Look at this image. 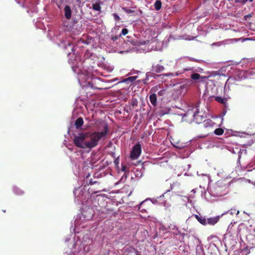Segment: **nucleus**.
<instances>
[{"instance_id": "obj_7", "label": "nucleus", "mask_w": 255, "mask_h": 255, "mask_svg": "<svg viewBox=\"0 0 255 255\" xmlns=\"http://www.w3.org/2000/svg\"><path fill=\"white\" fill-rule=\"evenodd\" d=\"M149 101L154 107L157 106V95L155 94H151L149 96Z\"/></svg>"}, {"instance_id": "obj_25", "label": "nucleus", "mask_w": 255, "mask_h": 255, "mask_svg": "<svg viewBox=\"0 0 255 255\" xmlns=\"http://www.w3.org/2000/svg\"><path fill=\"white\" fill-rule=\"evenodd\" d=\"M126 166L125 165H122V170L123 171H124V172H126Z\"/></svg>"}, {"instance_id": "obj_29", "label": "nucleus", "mask_w": 255, "mask_h": 255, "mask_svg": "<svg viewBox=\"0 0 255 255\" xmlns=\"http://www.w3.org/2000/svg\"><path fill=\"white\" fill-rule=\"evenodd\" d=\"M97 183V181H94V182H93V181H90L89 182V183H90L91 185H92V184H94V183Z\"/></svg>"}, {"instance_id": "obj_22", "label": "nucleus", "mask_w": 255, "mask_h": 255, "mask_svg": "<svg viewBox=\"0 0 255 255\" xmlns=\"http://www.w3.org/2000/svg\"><path fill=\"white\" fill-rule=\"evenodd\" d=\"M123 9L124 10V11L125 12H126L128 13H130L133 12V10H131L130 9H128V8H127L126 7H123Z\"/></svg>"}, {"instance_id": "obj_2", "label": "nucleus", "mask_w": 255, "mask_h": 255, "mask_svg": "<svg viewBox=\"0 0 255 255\" xmlns=\"http://www.w3.org/2000/svg\"><path fill=\"white\" fill-rule=\"evenodd\" d=\"M194 110V108H193V110H188L186 114L188 116L191 115L193 118V121L196 123L199 124L204 121V117L202 115L199 114L200 112L198 109L196 108L195 109V111H193Z\"/></svg>"}, {"instance_id": "obj_16", "label": "nucleus", "mask_w": 255, "mask_h": 255, "mask_svg": "<svg viewBox=\"0 0 255 255\" xmlns=\"http://www.w3.org/2000/svg\"><path fill=\"white\" fill-rule=\"evenodd\" d=\"M144 204V201L141 202L138 205V210H140L142 212H144L146 211V209L143 208L142 205Z\"/></svg>"}, {"instance_id": "obj_34", "label": "nucleus", "mask_w": 255, "mask_h": 255, "mask_svg": "<svg viewBox=\"0 0 255 255\" xmlns=\"http://www.w3.org/2000/svg\"><path fill=\"white\" fill-rule=\"evenodd\" d=\"M136 255H140L138 251Z\"/></svg>"}, {"instance_id": "obj_30", "label": "nucleus", "mask_w": 255, "mask_h": 255, "mask_svg": "<svg viewBox=\"0 0 255 255\" xmlns=\"http://www.w3.org/2000/svg\"><path fill=\"white\" fill-rule=\"evenodd\" d=\"M195 217L196 219L197 220H198V219L200 218V216H198V215H195Z\"/></svg>"}, {"instance_id": "obj_28", "label": "nucleus", "mask_w": 255, "mask_h": 255, "mask_svg": "<svg viewBox=\"0 0 255 255\" xmlns=\"http://www.w3.org/2000/svg\"><path fill=\"white\" fill-rule=\"evenodd\" d=\"M213 74L214 76H216V75H219V73L218 71H215V72H213Z\"/></svg>"}, {"instance_id": "obj_23", "label": "nucleus", "mask_w": 255, "mask_h": 255, "mask_svg": "<svg viewBox=\"0 0 255 255\" xmlns=\"http://www.w3.org/2000/svg\"><path fill=\"white\" fill-rule=\"evenodd\" d=\"M121 37V35H116V36H113L112 37V39L114 41H116L117 40H118L120 37Z\"/></svg>"}, {"instance_id": "obj_17", "label": "nucleus", "mask_w": 255, "mask_h": 255, "mask_svg": "<svg viewBox=\"0 0 255 255\" xmlns=\"http://www.w3.org/2000/svg\"><path fill=\"white\" fill-rule=\"evenodd\" d=\"M132 44L135 46H139L140 45H143L145 44V41H136L134 42L133 40L132 41Z\"/></svg>"}, {"instance_id": "obj_19", "label": "nucleus", "mask_w": 255, "mask_h": 255, "mask_svg": "<svg viewBox=\"0 0 255 255\" xmlns=\"http://www.w3.org/2000/svg\"><path fill=\"white\" fill-rule=\"evenodd\" d=\"M128 30L127 28H123L122 30L121 33L120 34L121 36L122 35H126L128 33Z\"/></svg>"}, {"instance_id": "obj_13", "label": "nucleus", "mask_w": 255, "mask_h": 255, "mask_svg": "<svg viewBox=\"0 0 255 255\" xmlns=\"http://www.w3.org/2000/svg\"><path fill=\"white\" fill-rule=\"evenodd\" d=\"M92 8L94 10H96V11L100 10V9H101L100 3L98 2H95V3L93 4Z\"/></svg>"}, {"instance_id": "obj_3", "label": "nucleus", "mask_w": 255, "mask_h": 255, "mask_svg": "<svg viewBox=\"0 0 255 255\" xmlns=\"http://www.w3.org/2000/svg\"><path fill=\"white\" fill-rule=\"evenodd\" d=\"M141 152V145L139 143H136L132 147L130 154L131 159H136L139 156Z\"/></svg>"}, {"instance_id": "obj_27", "label": "nucleus", "mask_w": 255, "mask_h": 255, "mask_svg": "<svg viewBox=\"0 0 255 255\" xmlns=\"http://www.w3.org/2000/svg\"><path fill=\"white\" fill-rule=\"evenodd\" d=\"M88 85L89 86H91L92 88H94V89H98V88L94 87L92 85V84H91V82H89V83H88Z\"/></svg>"}, {"instance_id": "obj_26", "label": "nucleus", "mask_w": 255, "mask_h": 255, "mask_svg": "<svg viewBox=\"0 0 255 255\" xmlns=\"http://www.w3.org/2000/svg\"><path fill=\"white\" fill-rule=\"evenodd\" d=\"M252 17V15H251V14H248V15H245V19L246 20H247V19H248V18H250V17Z\"/></svg>"}, {"instance_id": "obj_18", "label": "nucleus", "mask_w": 255, "mask_h": 255, "mask_svg": "<svg viewBox=\"0 0 255 255\" xmlns=\"http://www.w3.org/2000/svg\"><path fill=\"white\" fill-rule=\"evenodd\" d=\"M248 1H249L250 2H252L253 0H236L235 2L236 3H240L242 4L246 3Z\"/></svg>"}, {"instance_id": "obj_5", "label": "nucleus", "mask_w": 255, "mask_h": 255, "mask_svg": "<svg viewBox=\"0 0 255 255\" xmlns=\"http://www.w3.org/2000/svg\"><path fill=\"white\" fill-rule=\"evenodd\" d=\"M64 10L65 17L67 19H70L72 16V11L69 5H66L64 8Z\"/></svg>"}, {"instance_id": "obj_21", "label": "nucleus", "mask_w": 255, "mask_h": 255, "mask_svg": "<svg viewBox=\"0 0 255 255\" xmlns=\"http://www.w3.org/2000/svg\"><path fill=\"white\" fill-rule=\"evenodd\" d=\"M136 76L129 77L126 79V81H130L131 82L134 81L136 79Z\"/></svg>"}, {"instance_id": "obj_32", "label": "nucleus", "mask_w": 255, "mask_h": 255, "mask_svg": "<svg viewBox=\"0 0 255 255\" xmlns=\"http://www.w3.org/2000/svg\"><path fill=\"white\" fill-rule=\"evenodd\" d=\"M231 210H233V209H232ZM234 214V211H231V212H230V214L231 215H233Z\"/></svg>"}, {"instance_id": "obj_4", "label": "nucleus", "mask_w": 255, "mask_h": 255, "mask_svg": "<svg viewBox=\"0 0 255 255\" xmlns=\"http://www.w3.org/2000/svg\"><path fill=\"white\" fill-rule=\"evenodd\" d=\"M137 250L133 247L127 248L124 252V255H136Z\"/></svg>"}, {"instance_id": "obj_10", "label": "nucleus", "mask_w": 255, "mask_h": 255, "mask_svg": "<svg viewBox=\"0 0 255 255\" xmlns=\"http://www.w3.org/2000/svg\"><path fill=\"white\" fill-rule=\"evenodd\" d=\"M215 99L217 102L223 104H226L227 101V98L219 96L216 97Z\"/></svg>"}, {"instance_id": "obj_15", "label": "nucleus", "mask_w": 255, "mask_h": 255, "mask_svg": "<svg viewBox=\"0 0 255 255\" xmlns=\"http://www.w3.org/2000/svg\"><path fill=\"white\" fill-rule=\"evenodd\" d=\"M198 221L203 225L205 226L207 225L206 219L202 217H200V218L198 219Z\"/></svg>"}, {"instance_id": "obj_33", "label": "nucleus", "mask_w": 255, "mask_h": 255, "mask_svg": "<svg viewBox=\"0 0 255 255\" xmlns=\"http://www.w3.org/2000/svg\"><path fill=\"white\" fill-rule=\"evenodd\" d=\"M239 213H240V211H239V210H238V211H237V213H236V214H237V215H238V214H239Z\"/></svg>"}, {"instance_id": "obj_1", "label": "nucleus", "mask_w": 255, "mask_h": 255, "mask_svg": "<svg viewBox=\"0 0 255 255\" xmlns=\"http://www.w3.org/2000/svg\"><path fill=\"white\" fill-rule=\"evenodd\" d=\"M103 128L101 132H81L74 135L73 142L75 145L81 148H93L98 145V141L102 137L105 136L108 132V126L107 123H102Z\"/></svg>"}, {"instance_id": "obj_11", "label": "nucleus", "mask_w": 255, "mask_h": 255, "mask_svg": "<svg viewBox=\"0 0 255 255\" xmlns=\"http://www.w3.org/2000/svg\"><path fill=\"white\" fill-rule=\"evenodd\" d=\"M161 2L160 0H157L154 3V7L156 10H159L161 7Z\"/></svg>"}, {"instance_id": "obj_8", "label": "nucleus", "mask_w": 255, "mask_h": 255, "mask_svg": "<svg viewBox=\"0 0 255 255\" xmlns=\"http://www.w3.org/2000/svg\"><path fill=\"white\" fill-rule=\"evenodd\" d=\"M84 121L82 117L78 118L75 122V126L76 128L79 129L83 125Z\"/></svg>"}, {"instance_id": "obj_14", "label": "nucleus", "mask_w": 255, "mask_h": 255, "mask_svg": "<svg viewBox=\"0 0 255 255\" xmlns=\"http://www.w3.org/2000/svg\"><path fill=\"white\" fill-rule=\"evenodd\" d=\"M191 78L193 80H199L201 78V76L198 73H193L191 75Z\"/></svg>"}, {"instance_id": "obj_24", "label": "nucleus", "mask_w": 255, "mask_h": 255, "mask_svg": "<svg viewBox=\"0 0 255 255\" xmlns=\"http://www.w3.org/2000/svg\"><path fill=\"white\" fill-rule=\"evenodd\" d=\"M113 16H114V17L115 18V20H119L120 18V16L116 13H114L113 14Z\"/></svg>"}, {"instance_id": "obj_31", "label": "nucleus", "mask_w": 255, "mask_h": 255, "mask_svg": "<svg viewBox=\"0 0 255 255\" xmlns=\"http://www.w3.org/2000/svg\"><path fill=\"white\" fill-rule=\"evenodd\" d=\"M176 147L179 148H182V147H183V146H182V145H179V146L178 145Z\"/></svg>"}, {"instance_id": "obj_6", "label": "nucleus", "mask_w": 255, "mask_h": 255, "mask_svg": "<svg viewBox=\"0 0 255 255\" xmlns=\"http://www.w3.org/2000/svg\"><path fill=\"white\" fill-rule=\"evenodd\" d=\"M164 67L159 64L153 65L152 67V71L156 73H161L164 70Z\"/></svg>"}, {"instance_id": "obj_20", "label": "nucleus", "mask_w": 255, "mask_h": 255, "mask_svg": "<svg viewBox=\"0 0 255 255\" xmlns=\"http://www.w3.org/2000/svg\"><path fill=\"white\" fill-rule=\"evenodd\" d=\"M165 93H166V90L163 89V90H161L159 91L157 93V94L159 96H164L165 94Z\"/></svg>"}, {"instance_id": "obj_9", "label": "nucleus", "mask_w": 255, "mask_h": 255, "mask_svg": "<svg viewBox=\"0 0 255 255\" xmlns=\"http://www.w3.org/2000/svg\"><path fill=\"white\" fill-rule=\"evenodd\" d=\"M219 220V218L214 217V218H210L207 219V224H209L211 225H214L216 224Z\"/></svg>"}, {"instance_id": "obj_12", "label": "nucleus", "mask_w": 255, "mask_h": 255, "mask_svg": "<svg viewBox=\"0 0 255 255\" xmlns=\"http://www.w3.org/2000/svg\"><path fill=\"white\" fill-rule=\"evenodd\" d=\"M224 130L222 128H217L214 130V133L218 135H222L224 133Z\"/></svg>"}]
</instances>
